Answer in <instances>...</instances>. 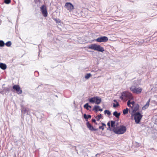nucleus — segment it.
Here are the masks:
<instances>
[{
  "label": "nucleus",
  "instance_id": "dca6fc26",
  "mask_svg": "<svg viewBox=\"0 0 157 157\" xmlns=\"http://www.w3.org/2000/svg\"><path fill=\"white\" fill-rule=\"evenodd\" d=\"M84 107L87 110H89V108H91V106L89 105L88 103H86L84 105Z\"/></svg>",
  "mask_w": 157,
  "mask_h": 157
},
{
  "label": "nucleus",
  "instance_id": "f257e3e1",
  "mask_svg": "<svg viewBox=\"0 0 157 157\" xmlns=\"http://www.w3.org/2000/svg\"><path fill=\"white\" fill-rule=\"evenodd\" d=\"M122 100L128 99L132 100L133 99V97L131 93L128 91H124L121 93V96L120 97Z\"/></svg>",
  "mask_w": 157,
  "mask_h": 157
},
{
  "label": "nucleus",
  "instance_id": "c85d7f7f",
  "mask_svg": "<svg viewBox=\"0 0 157 157\" xmlns=\"http://www.w3.org/2000/svg\"><path fill=\"white\" fill-rule=\"evenodd\" d=\"M54 20L56 21L57 23H59L60 22V21L59 20H58V19H55Z\"/></svg>",
  "mask_w": 157,
  "mask_h": 157
},
{
  "label": "nucleus",
  "instance_id": "aec40b11",
  "mask_svg": "<svg viewBox=\"0 0 157 157\" xmlns=\"http://www.w3.org/2000/svg\"><path fill=\"white\" fill-rule=\"evenodd\" d=\"M102 117V115L101 114L98 115L96 117V118L97 121H99L101 118Z\"/></svg>",
  "mask_w": 157,
  "mask_h": 157
},
{
  "label": "nucleus",
  "instance_id": "2eb2a0df",
  "mask_svg": "<svg viewBox=\"0 0 157 157\" xmlns=\"http://www.w3.org/2000/svg\"><path fill=\"white\" fill-rule=\"evenodd\" d=\"M120 115L121 113H118L117 111H115L113 113V116L117 118H119Z\"/></svg>",
  "mask_w": 157,
  "mask_h": 157
},
{
  "label": "nucleus",
  "instance_id": "7c9ffc66",
  "mask_svg": "<svg viewBox=\"0 0 157 157\" xmlns=\"http://www.w3.org/2000/svg\"><path fill=\"white\" fill-rule=\"evenodd\" d=\"M99 129H101L102 130L104 129V128L103 126H100L99 127Z\"/></svg>",
  "mask_w": 157,
  "mask_h": 157
},
{
  "label": "nucleus",
  "instance_id": "a211bd4d",
  "mask_svg": "<svg viewBox=\"0 0 157 157\" xmlns=\"http://www.w3.org/2000/svg\"><path fill=\"white\" fill-rule=\"evenodd\" d=\"M99 108V106L98 105L94 106L93 109V110H94L96 112H97L98 111V109Z\"/></svg>",
  "mask_w": 157,
  "mask_h": 157
},
{
  "label": "nucleus",
  "instance_id": "bb28decb",
  "mask_svg": "<svg viewBox=\"0 0 157 157\" xmlns=\"http://www.w3.org/2000/svg\"><path fill=\"white\" fill-rule=\"evenodd\" d=\"M4 2L6 4H9L11 2V0H5Z\"/></svg>",
  "mask_w": 157,
  "mask_h": 157
},
{
  "label": "nucleus",
  "instance_id": "ddd939ff",
  "mask_svg": "<svg viewBox=\"0 0 157 157\" xmlns=\"http://www.w3.org/2000/svg\"><path fill=\"white\" fill-rule=\"evenodd\" d=\"M150 100V99L149 98L148 100V101L147 102L146 104L144 106L142 107V109L143 110H145L147 109L149 105V102Z\"/></svg>",
  "mask_w": 157,
  "mask_h": 157
},
{
  "label": "nucleus",
  "instance_id": "9b49d317",
  "mask_svg": "<svg viewBox=\"0 0 157 157\" xmlns=\"http://www.w3.org/2000/svg\"><path fill=\"white\" fill-rule=\"evenodd\" d=\"M13 89L15 90L18 94H21L22 93V91L20 87L19 86L15 85L13 86Z\"/></svg>",
  "mask_w": 157,
  "mask_h": 157
},
{
  "label": "nucleus",
  "instance_id": "393cba45",
  "mask_svg": "<svg viewBox=\"0 0 157 157\" xmlns=\"http://www.w3.org/2000/svg\"><path fill=\"white\" fill-rule=\"evenodd\" d=\"M5 43L2 40H0V46L2 47L4 46Z\"/></svg>",
  "mask_w": 157,
  "mask_h": 157
},
{
  "label": "nucleus",
  "instance_id": "412c9836",
  "mask_svg": "<svg viewBox=\"0 0 157 157\" xmlns=\"http://www.w3.org/2000/svg\"><path fill=\"white\" fill-rule=\"evenodd\" d=\"M11 44H12L11 42L10 41H8L6 43L5 45L7 47H10L11 46Z\"/></svg>",
  "mask_w": 157,
  "mask_h": 157
},
{
  "label": "nucleus",
  "instance_id": "b1692460",
  "mask_svg": "<svg viewBox=\"0 0 157 157\" xmlns=\"http://www.w3.org/2000/svg\"><path fill=\"white\" fill-rule=\"evenodd\" d=\"M104 113L105 114H107V115L109 116L111 114L109 110H105L104 111Z\"/></svg>",
  "mask_w": 157,
  "mask_h": 157
},
{
  "label": "nucleus",
  "instance_id": "20e7f679",
  "mask_svg": "<svg viewBox=\"0 0 157 157\" xmlns=\"http://www.w3.org/2000/svg\"><path fill=\"white\" fill-rule=\"evenodd\" d=\"M89 102L91 103H95L98 105L101 102V99L99 97L96 96L89 99Z\"/></svg>",
  "mask_w": 157,
  "mask_h": 157
},
{
  "label": "nucleus",
  "instance_id": "4c0bfd02",
  "mask_svg": "<svg viewBox=\"0 0 157 157\" xmlns=\"http://www.w3.org/2000/svg\"><path fill=\"white\" fill-rule=\"evenodd\" d=\"M95 124L97 125L98 124L96 122V123H95Z\"/></svg>",
  "mask_w": 157,
  "mask_h": 157
},
{
  "label": "nucleus",
  "instance_id": "39448f33",
  "mask_svg": "<svg viewBox=\"0 0 157 157\" xmlns=\"http://www.w3.org/2000/svg\"><path fill=\"white\" fill-rule=\"evenodd\" d=\"M131 90L133 93L137 94H139L140 93L142 89L140 87H136L135 86H132L130 88Z\"/></svg>",
  "mask_w": 157,
  "mask_h": 157
},
{
  "label": "nucleus",
  "instance_id": "f8f14e48",
  "mask_svg": "<svg viewBox=\"0 0 157 157\" xmlns=\"http://www.w3.org/2000/svg\"><path fill=\"white\" fill-rule=\"evenodd\" d=\"M21 111L23 113H27V114H29L30 112L29 109V108L25 107L21 108Z\"/></svg>",
  "mask_w": 157,
  "mask_h": 157
},
{
  "label": "nucleus",
  "instance_id": "f03ea898",
  "mask_svg": "<svg viewBox=\"0 0 157 157\" xmlns=\"http://www.w3.org/2000/svg\"><path fill=\"white\" fill-rule=\"evenodd\" d=\"M89 49L97 51L98 52H103L105 51L103 48L100 45L96 44H92L88 46Z\"/></svg>",
  "mask_w": 157,
  "mask_h": 157
},
{
  "label": "nucleus",
  "instance_id": "2f4dec72",
  "mask_svg": "<svg viewBox=\"0 0 157 157\" xmlns=\"http://www.w3.org/2000/svg\"><path fill=\"white\" fill-rule=\"evenodd\" d=\"M92 121L93 122H94V123H96V120L95 119H92Z\"/></svg>",
  "mask_w": 157,
  "mask_h": 157
},
{
  "label": "nucleus",
  "instance_id": "e433bc0d",
  "mask_svg": "<svg viewBox=\"0 0 157 157\" xmlns=\"http://www.w3.org/2000/svg\"><path fill=\"white\" fill-rule=\"evenodd\" d=\"M113 101L114 102H116V103H117V100H115V99H114V100H113Z\"/></svg>",
  "mask_w": 157,
  "mask_h": 157
},
{
  "label": "nucleus",
  "instance_id": "6e6552de",
  "mask_svg": "<svg viewBox=\"0 0 157 157\" xmlns=\"http://www.w3.org/2000/svg\"><path fill=\"white\" fill-rule=\"evenodd\" d=\"M64 7L69 12L72 11L74 9L73 5L70 2L66 3Z\"/></svg>",
  "mask_w": 157,
  "mask_h": 157
},
{
  "label": "nucleus",
  "instance_id": "9d476101",
  "mask_svg": "<svg viewBox=\"0 0 157 157\" xmlns=\"http://www.w3.org/2000/svg\"><path fill=\"white\" fill-rule=\"evenodd\" d=\"M86 125L90 131H96L98 130V128H95L88 121L86 122Z\"/></svg>",
  "mask_w": 157,
  "mask_h": 157
},
{
  "label": "nucleus",
  "instance_id": "c9c22d12",
  "mask_svg": "<svg viewBox=\"0 0 157 157\" xmlns=\"http://www.w3.org/2000/svg\"><path fill=\"white\" fill-rule=\"evenodd\" d=\"M102 111L103 110L102 109H99L98 111Z\"/></svg>",
  "mask_w": 157,
  "mask_h": 157
},
{
  "label": "nucleus",
  "instance_id": "f704fd0d",
  "mask_svg": "<svg viewBox=\"0 0 157 157\" xmlns=\"http://www.w3.org/2000/svg\"><path fill=\"white\" fill-rule=\"evenodd\" d=\"M107 125L109 126V127L110 128V123L109 122H108L107 123Z\"/></svg>",
  "mask_w": 157,
  "mask_h": 157
},
{
  "label": "nucleus",
  "instance_id": "c756f323",
  "mask_svg": "<svg viewBox=\"0 0 157 157\" xmlns=\"http://www.w3.org/2000/svg\"><path fill=\"white\" fill-rule=\"evenodd\" d=\"M139 106H137L136 107H135L134 109L133 110V111H136L139 108Z\"/></svg>",
  "mask_w": 157,
  "mask_h": 157
},
{
  "label": "nucleus",
  "instance_id": "1a4fd4ad",
  "mask_svg": "<svg viewBox=\"0 0 157 157\" xmlns=\"http://www.w3.org/2000/svg\"><path fill=\"white\" fill-rule=\"evenodd\" d=\"M40 11L43 16L45 17H46L48 16V13L46 9V7L44 5H43L40 7Z\"/></svg>",
  "mask_w": 157,
  "mask_h": 157
},
{
  "label": "nucleus",
  "instance_id": "4be33fe9",
  "mask_svg": "<svg viewBox=\"0 0 157 157\" xmlns=\"http://www.w3.org/2000/svg\"><path fill=\"white\" fill-rule=\"evenodd\" d=\"M128 109L126 108V109H124L123 111V113L124 114H126L128 113Z\"/></svg>",
  "mask_w": 157,
  "mask_h": 157
},
{
  "label": "nucleus",
  "instance_id": "6ab92c4d",
  "mask_svg": "<svg viewBox=\"0 0 157 157\" xmlns=\"http://www.w3.org/2000/svg\"><path fill=\"white\" fill-rule=\"evenodd\" d=\"M91 76V75L90 73H89L86 74L85 76V78L86 79H89L90 77Z\"/></svg>",
  "mask_w": 157,
  "mask_h": 157
},
{
  "label": "nucleus",
  "instance_id": "a878e982",
  "mask_svg": "<svg viewBox=\"0 0 157 157\" xmlns=\"http://www.w3.org/2000/svg\"><path fill=\"white\" fill-rule=\"evenodd\" d=\"M119 106V104L118 102H117V103L116 104H115L114 103H113V106L114 108H116V107H118Z\"/></svg>",
  "mask_w": 157,
  "mask_h": 157
},
{
  "label": "nucleus",
  "instance_id": "0eeeda50",
  "mask_svg": "<svg viewBox=\"0 0 157 157\" xmlns=\"http://www.w3.org/2000/svg\"><path fill=\"white\" fill-rule=\"evenodd\" d=\"M108 37L105 36H102L99 37L95 40L98 42H105L108 40Z\"/></svg>",
  "mask_w": 157,
  "mask_h": 157
},
{
  "label": "nucleus",
  "instance_id": "cd10ccee",
  "mask_svg": "<svg viewBox=\"0 0 157 157\" xmlns=\"http://www.w3.org/2000/svg\"><path fill=\"white\" fill-rule=\"evenodd\" d=\"M130 100H128V101L127 102V104L128 106V107H130L131 106H130L131 102L130 101Z\"/></svg>",
  "mask_w": 157,
  "mask_h": 157
},
{
  "label": "nucleus",
  "instance_id": "4468645a",
  "mask_svg": "<svg viewBox=\"0 0 157 157\" xmlns=\"http://www.w3.org/2000/svg\"><path fill=\"white\" fill-rule=\"evenodd\" d=\"M0 68L2 70H5L7 68V66L5 63H0Z\"/></svg>",
  "mask_w": 157,
  "mask_h": 157
},
{
  "label": "nucleus",
  "instance_id": "5701e85b",
  "mask_svg": "<svg viewBox=\"0 0 157 157\" xmlns=\"http://www.w3.org/2000/svg\"><path fill=\"white\" fill-rule=\"evenodd\" d=\"M115 123V122L114 121H111V127L113 128L115 127L114 124Z\"/></svg>",
  "mask_w": 157,
  "mask_h": 157
},
{
  "label": "nucleus",
  "instance_id": "7ed1b4c3",
  "mask_svg": "<svg viewBox=\"0 0 157 157\" xmlns=\"http://www.w3.org/2000/svg\"><path fill=\"white\" fill-rule=\"evenodd\" d=\"M126 131V127L123 125L120 126L119 128L113 130L114 132L118 134H121L124 133Z\"/></svg>",
  "mask_w": 157,
  "mask_h": 157
},
{
  "label": "nucleus",
  "instance_id": "f3484780",
  "mask_svg": "<svg viewBox=\"0 0 157 157\" xmlns=\"http://www.w3.org/2000/svg\"><path fill=\"white\" fill-rule=\"evenodd\" d=\"M84 117L86 119V121H87V119L88 118H90L91 117V116L90 115H87L86 114H84Z\"/></svg>",
  "mask_w": 157,
  "mask_h": 157
},
{
  "label": "nucleus",
  "instance_id": "423d86ee",
  "mask_svg": "<svg viewBox=\"0 0 157 157\" xmlns=\"http://www.w3.org/2000/svg\"><path fill=\"white\" fill-rule=\"evenodd\" d=\"M142 115L139 112L136 113L134 114V119L136 123L138 124L142 118Z\"/></svg>",
  "mask_w": 157,
  "mask_h": 157
},
{
  "label": "nucleus",
  "instance_id": "72a5a7b5",
  "mask_svg": "<svg viewBox=\"0 0 157 157\" xmlns=\"http://www.w3.org/2000/svg\"><path fill=\"white\" fill-rule=\"evenodd\" d=\"M135 103V102L134 101H132L131 102V104L133 105H133Z\"/></svg>",
  "mask_w": 157,
  "mask_h": 157
},
{
  "label": "nucleus",
  "instance_id": "473e14b6",
  "mask_svg": "<svg viewBox=\"0 0 157 157\" xmlns=\"http://www.w3.org/2000/svg\"><path fill=\"white\" fill-rule=\"evenodd\" d=\"M101 124L102 125V126H103H103H106V125L105 124H104V123H101Z\"/></svg>",
  "mask_w": 157,
  "mask_h": 157
}]
</instances>
